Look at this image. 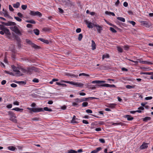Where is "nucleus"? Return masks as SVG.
Returning <instances> with one entry per match:
<instances>
[{"label":"nucleus","instance_id":"15","mask_svg":"<svg viewBox=\"0 0 153 153\" xmlns=\"http://www.w3.org/2000/svg\"><path fill=\"white\" fill-rule=\"evenodd\" d=\"M102 149L101 147H99L96 148V149L92 151L91 152V153H97L100 150Z\"/></svg>","mask_w":153,"mask_h":153},{"label":"nucleus","instance_id":"57","mask_svg":"<svg viewBox=\"0 0 153 153\" xmlns=\"http://www.w3.org/2000/svg\"><path fill=\"white\" fill-rule=\"evenodd\" d=\"M85 111L88 113H92V111L90 109H87Z\"/></svg>","mask_w":153,"mask_h":153},{"label":"nucleus","instance_id":"64","mask_svg":"<svg viewBox=\"0 0 153 153\" xmlns=\"http://www.w3.org/2000/svg\"><path fill=\"white\" fill-rule=\"evenodd\" d=\"M120 3V1L119 0H117V1L115 2V5L116 6H117Z\"/></svg>","mask_w":153,"mask_h":153},{"label":"nucleus","instance_id":"49","mask_svg":"<svg viewBox=\"0 0 153 153\" xmlns=\"http://www.w3.org/2000/svg\"><path fill=\"white\" fill-rule=\"evenodd\" d=\"M14 18L18 21L21 22L22 19L18 17L14 16Z\"/></svg>","mask_w":153,"mask_h":153},{"label":"nucleus","instance_id":"30","mask_svg":"<svg viewBox=\"0 0 153 153\" xmlns=\"http://www.w3.org/2000/svg\"><path fill=\"white\" fill-rule=\"evenodd\" d=\"M15 116H14L13 117H10V120L15 123H16L17 122V120L15 119Z\"/></svg>","mask_w":153,"mask_h":153},{"label":"nucleus","instance_id":"25","mask_svg":"<svg viewBox=\"0 0 153 153\" xmlns=\"http://www.w3.org/2000/svg\"><path fill=\"white\" fill-rule=\"evenodd\" d=\"M34 33L37 36L38 35L39 33V31L37 29H35L33 30Z\"/></svg>","mask_w":153,"mask_h":153},{"label":"nucleus","instance_id":"54","mask_svg":"<svg viewBox=\"0 0 153 153\" xmlns=\"http://www.w3.org/2000/svg\"><path fill=\"white\" fill-rule=\"evenodd\" d=\"M14 37H15V39L17 41H19V40H20V38H19V37L18 36H17L16 35H15L14 36Z\"/></svg>","mask_w":153,"mask_h":153},{"label":"nucleus","instance_id":"29","mask_svg":"<svg viewBox=\"0 0 153 153\" xmlns=\"http://www.w3.org/2000/svg\"><path fill=\"white\" fill-rule=\"evenodd\" d=\"M1 23L6 26H9L11 25V22H1Z\"/></svg>","mask_w":153,"mask_h":153},{"label":"nucleus","instance_id":"37","mask_svg":"<svg viewBox=\"0 0 153 153\" xmlns=\"http://www.w3.org/2000/svg\"><path fill=\"white\" fill-rule=\"evenodd\" d=\"M87 23L88 24L87 26L89 28H92L93 27V24L89 22L88 23L87 22Z\"/></svg>","mask_w":153,"mask_h":153},{"label":"nucleus","instance_id":"2","mask_svg":"<svg viewBox=\"0 0 153 153\" xmlns=\"http://www.w3.org/2000/svg\"><path fill=\"white\" fill-rule=\"evenodd\" d=\"M105 82H106L104 81L95 80L93 81L92 82V83L93 84H98V85H96L98 87H105V85H106V84L104 83Z\"/></svg>","mask_w":153,"mask_h":153},{"label":"nucleus","instance_id":"7","mask_svg":"<svg viewBox=\"0 0 153 153\" xmlns=\"http://www.w3.org/2000/svg\"><path fill=\"white\" fill-rule=\"evenodd\" d=\"M30 14L33 16H38L39 17H41L42 16V14L39 11L35 12L33 11H30Z\"/></svg>","mask_w":153,"mask_h":153},{"label":"nucleus","instance_id":"32","mask_svg":"<svg viewBox=\"0 0 153 153\" xmlns=\"http://www.w3.org/2000/svg\"><path fill=\"white\" fill-rule=\"evenodd\" d=\"M105 14L107 15H111L113 16H115V15L114 13L110 12H108V11H106L105 12Z\"/></svg>","mask_w":153,"mask_h":153},{"label":"nucleus","instance_id":"27","mask_svg":"<svg viewBox=\"0 0 153 153\" xmlns=\"http://www.w3.org/2000/svg\"><path fill=\"white\" fill-rule=\"evenodd\" d=\"M116 104L115 103H111L109 104L108 106V107L111 108H114L115 107Z\"/></svg>","mask_w":153,"mask_h":153},{"label":"nucleus","instance_id":"9","mask_svg":"<svg viewBox=\"0 0 153 153\" xmlns=\"http://www.w3.org/2000/svg\"><path fill=\"white\" fill-rule=\"evenodd\" d=\"M94 26L96 27L97 31L99 33H101V31L103 30L102 27L96 24H94Z\"/></svg>","mask_w":153,"mask_h":153},{"label":"nucleus","instance_id":"43","mask_svg":"<svg viewBox=\"0 0 153 153\" xmlns=\"http://www.w3.org/2000/svg\"><path fill=\"white\" fill-rule=\"evenodd\" d=\"M110 30L113 33H116L117 32V31L115 30L112 27H110Z\"/></svg>","mask_w":153,"mask_h":153},{"label":"nucleus","instance_id":"13","mask_svg":"<svg viewBox=\"0 0 153 153\" xmlns=\"http://www.w3.org/2000/svg\"><path fill=\"white\" fill-rule=\"evenodd\" d=\"M35 68L32 67L30 68H27V73H30L33 71H35Z\"/></svg>","mask_w":153,"mask_h":153},{"label":"nucleus","instance_id":"18","mask_svg":"<svg viewBox=\"0 0 153 153\" xmlns=\"http://www.w3.org/2000/svg\"><path fill=\"white\" fill-rule=\"evenodd\" d=\"M92 44H91V47H92V49L93 50H94L96 49V45L94 41L92 40L91 41Z\"/></svg>","mask_w":153,"mask_h":153},{"label":"nucleus","instance_id":"48","mask_svg":"<svg viewBox=\"0 0 153 153\" xmlns=\"http://www.w3.org/2000/svg\"><path fill=\"white\" fill-rule=\"evenodd\" d=\"M19 70L22 71L23 73H26L27 72V69H23V68H20L19 69Z\"/></svg>","mask_w":153,"mask_h":153},{"label":"nucleus","instance_id":"42","mask_svg":"<svg viewBox=\"0 0 153 153\" xmlns=\"http://www.w3.org/2000/svg\"><path fill=\"white\" fill-rule=\"evenodd\" d=\"M74 100L77 103L81 102L80 99L78 98L74 99Z\"/></svg>","mask_w":153,"mask_h":153},{"label":"nucleus","instance_id":"34","mask_svg":"<svg viewBox=\"0 0 153 153\" xmlns=\"http://www.w3.org/2000/svg\"><path fill=\"white\" fill-rule=\"evenodd\" d=\"M8 115H10V117H13L14 116V114L11 111H9L8 112Z\"/></svg>","mask_w":153,"mask_h":153},{"label":"nucleus","instance_id":"16","mask_svg":"<svg viewBox=\"0 0 153 153\" xmlns=\"http://www.w3.org/2000/svg\"><path fill=\"white\" fill-rule=\"evenodd\" d=\"M77 118H76V117L75 115L73 116L72 119L71 121V122L73 123H77L76 120H77Z\"/></svg>","mask_w":153,"mask_h":153},{"label":"nucleus","instance_id":"5","mask_svg":"<svg viewBox=\"0 0 153 153\" xmlns=\"http://www.w3.org/2000/svg\"><path fill=\"white\" fill-rule=\"evenodd\" d=\"M62 4L66 7H71L73 3L69 0H61Z\"/></svg>","mask_w":153,"mask_h":153},{"label":"nucleus","instance_id":"21","mask_svg":"<svg viewBox=\"0 0 153 153\" xmlns=\"http://www.w3.org/2000/svg\"><path fill=\"white\" fill-rule=\"evenodd\" d=\"M7 149L10 150L14 151L16 149V148L13 146H10L7 147Z\"/></svg>","mask_w":153,"mask_h":153},{"label":"nucleus","instance_id":"59","mask_svg":"<svg viewBox=\"0 0 153 153\" xmlns=\"http://www.w3.org/2000/svg\"><path fill=\"white\" fill-rule=\"evenodd\" d=\"M10 85L11 87L13 88H15L17 87V85L15 84L14 83H12Z\"/></svg>","mask_w":153,"mask_h":153},{"label":"nucleus","instance_id":"22","mask_svg":"<svg viewBox=\"0 0 153 153\" xmlns=\"http://www.w3.org/2000/svg\"><path fill=\"white\" fill-rule=\"evenodd\" d=\"M20 5L19 3L17 2L15 4H13V6L14 7L17 8L19 7Z\"/></svg>","mask_w":153,"mask_h":153},{"label":"nucleus","instance_id":"24","mask_svg":"<svg viewBox=\"0 0 153 153\" xmlns=\"http://www.w3.org/2000/svg\"><path fill=\"white\" fill-rule=\"evenodd\" d=\"M105 87H109L110 88H116V86L114 85H110L108 84H106L105 85Z\"/></svg>","mask_w":153,"mask_h":153},{"label":"nucleus","instance_id":"11","mask_svg":"<svg viewBox=\"0 0 153 153\" xmlns=\"http://www.w3.org/2000/svg\"><path fill=\"white\" fill-rule=\"evenodd\" d=\"M71 85H76L77 87H82L83 86V84L81 83L75 82H72Z\"/></svg>","mask_w":153,"mask_h":153},{"label":"nucleus","instance_id":"12","mask_svg":"<svg viewBox=\"0 0 153 153\" xmlns=\"http://www.w3.org/2000/svg\"><path fill=\"white\" fill-rule=\"evenodd\" d=\"M148 144L144 143L142 144L140 146V148L141 149H146L148 147Z\"/></svg>","mask_w":153,"mask_h":153},{"label":"nucleus","instance_id":"60","mask_svg":"<svg viewBox=\"0 0 153 153\" xmlns=\"http://www.w3.org/2000/svg\"><path fill=\"white\" fill-rule=\"evenodd\" d=\"M152 97H145V99L146 100H150L152 99Z\"/></svg>","mask_w":153,"mask_h":153},{"label":"nucleus","instance_id":"19","mask_svg":"<svg viewBox=\"0 0 153 153\" xmlns=\"http://www.w3.org/2000/svg\"><path fill=\"white\" fill-rule=\"evenodd\" d=\"M13 110H15L17 111L22 112L23 111V109L22 108H20L18 107L12 109Z\"/></svg>","mask_w":153,"mask_h":153},{"label":"nucleus","instance_id":"26","mask_svg":"<svg viewBox=\"0 0 153 153\" xmlns=\"http://www.w3.org/2000/svg\"><path fill=\"white\" fill-rule=\"evenodd\" d=\"M143 121L145 122H147L148 120H150L151 119V118L149 117H146L142 118Z\"/></svg>","mask_w":153,"mask_h":153},{"label":"nucleus","instance_id":"55","mask_svg":"<svg viewBox=\"0 0 153 153\" xmlns=\"http://www.w3.org/2000/svg\"><path fill=\"white\" fill-rule=\"evenodd\" d=\"M74 77H76V78H78V75H75L74 74H71V77L73 78Z\"/></svg>","mask_w":153,"mask_h":153},{"label":"nucleus","instance_id":"35","mask_svg":"<svg viewBox=\"0 0 153 153\" xmlns=\"http://www.w3.org/2000/svg\"><path fill=\"white\" fill-rule=\"evenodd\" d=\"M100 70H105L106 69V67L102 65H100L98 68H97Z\"/></svg>","mask_w":153,"mask_h":153},{"label":"nucleus","instance_id":"33","mask_svg":"<svg viewBox=\"0 0 153 153\" xmlns=\"http://www.w3.org/2000/svg\"><path fill=\"white\" fill-rule=\"evenodd\" d=\"M117 19L123 22H124L125 21V19L123 17H118L117 18Z\"/></svg>","mask_w":153,"mask_h":153},{"label":"nucleus","instance_id":"58","mask_svg":"<svg viewBox=\"0 0 153 153\" xmlns=\"http://www.w3.org/2000/svg\"><path fill=\"white\" fill-rule=\"evenodd\" d=\"M128 22L132 24L133 26L135 25L136 24V23L133 21H129Z\"/></svg>","mask_w":153,"mask_h":153},{"label":"nucleus","instance_id":"20","mask_svg":"<svg viewBox=\"0 0 153 153\" xmlns=\"http://www.w3.org/2000/svg\"><path fill=\"white\" fill-rule=\"evenodd\" d=\"M126 117L127 118V120L129 121H131L134 119V118L132 117L131 115H126Z\"/></svg>","mask_w":153,"mask_h":153},{"label":"nucleus","instance_id":"47","mask_svg":"<svg viewBox=\"0 0 153 153\" xmlns=\"http://www.w3.org/2000/svg\"><path fill=\"white\" fill-rule=\"evenodd\" d=\"M72 106H78L79 105L78 103L76 102H72Z\"/></svg>","mask_w":153,"mask_h":153},{"label":"nucleus","instance_id":"4","mask_svg":"<svg viewBox=\"0 0 153 153\" xmlns=\"http://www.w3.org/2000/svg\"><path fill=\"white\" fill-rule=\"evenodd\" d=\"M10 28L12 31L18 35L20 36L22 35L21 32L16 26L11 27H10Z\"/></svg>","mask_w":153,"mask_h":153},{"label":"nucleus","instance_id":"36","mask_svg":"<svg viewBox=\"0 0 153 153\" xmlns=\"http://www.w3.org/2000/svg\"><path fill=\"white\" fill-rule=\"evenodd\" d=\"M43 109V111L44 110L45 111H52L51 109L48 108L47 107H44Z\"/></svg>","mask_w":153,"mask_h":153},{"label":"nucleus","instance_id":"63","mask_svg":"<svg viewBox=\"0 0 153 153\" xmlns=\"http://www.w3.org/2000/svg\"><path fill=\"white\" fill-rule=\"evenodd\" d=\"M17 15L20 18H22L23 17L22 14L20 12L18 13Z\"/></svg>","mask_w":153,"mask_h":153},{"label":"nucleus","instance_id":"23","mask_svg":"<svg viewBox=\"0 0 153 153\" xmlns=\"http://www.w3.org/2000/svg\"><path fill=\"white\" fill-rule=\"evenodd\" d=\"M140 63H142L145 64H149V65H152L153 63L147 61H140Z\"/></svg>","mask_w":153,"mask_h":153},{"label":"nucleus","instance_id":"44","mask_svg":"<svg viewBox=\"0 0 153 153\" xmlns=\"http://www.w3.org/2000/svg\"><path fill=\"white\" fill-rule=\"evenodd\" d=\"M88 99H89L88 97V98H83L82 99H80V100L81 102H82L86 101Z\"/></svg>","mask_w":153,"mask_h":153},{"label":"nucleus","instance_id":"50","mask_svg":"<svg viewBox=\"0 0 153 153\" xmlns=\"http://www.w3.org/2000/svg\"><path fill=\"white\" fill-rule=\"evenodd\" d=\"M32 120L33 121H39V118L36 117L32 118Z\"/></svg>","mask_w":153,"mask_h":153},{"label":"nucleus","instance_id":"62","mask_svg":"<svg viewBox=\"0 0 153 153\" xmlns=\"http://www.w3.org/2000/svg\"><path fill=\"white\" fill-rule=\"evenodd\" d=\"M13 104L15 105H19V102L17 101H16L13 102Z\"/></svg>","mask_w":153,"mask_h":153},{"label":"nucleus","instance_id":"8","mask_svg":"<svg viewBox=\"0 0 153 153\" xmlns=\"http://www.w3.org/2000/svg\"><path fill=\"white\" fill-rule=\"evenodd\" d=\"M0 29L1 30L4 31V33H5L6 34L8 35H10V32L9 30L4 27L3 26L1 27H0Z\"/></svg>","mask_w":153,"mask_h":153},{"label":"nucleus","instance_id":"3","mask_svg":"<svg viewBox=\"0 0 153 153\" xmlns=\"http://www.w3.org/2000/svg\"><path fill=\"white\" fill-rule=\"evenodd\" d=\"M11 68L13 71L16 72V73L15 74H16V76H19L23 75V74H22L21 73L20 71L19 70L18 68H17L14 65H11Z\"/></svg>","mask_w":153,"mask_h":153},{"label":"nucleus","instance_id":"46","mask_svg":"<svg viewBox=\"0 0 153 153\" xmlns=\"http://www.w3.org/2000/svg\"><path fill=\"white\" fill-rule=\"evenodd\" d=\"M117 50L119 51V52L120 53H122L123 52V49L120 47H117Z\"/></svg>","mask_w":153,"mask_h":153},{"label":"nucleus","instance_id":"31","mask_svg":"<svg viewBox=\"0 0 153 153\" xmlns=\"http://www.w3.org/2000/svg\"><path fill=\"white\" fill-rule=\"evenodd\" d=\"M4 72L6 73L9 74L10 75H13V76H16V74H14V73H13L12 72L8 71H5Z\"/></svg>","mask_w":153,"mask_h":153},{"label":"nucleus","instance_id":"56","mask_svg":"<svg viewBox=\"0 0 153 153\" xmlns=\"http://www.w3.org/2000/svg\"><path fill=\"white\" fill-rule=\"evenodd\" d=\"M61 82H64L65 83H69L71 84L72 82L62 80V81H61Z\"/></svg>","mask_w":153,"mask_h":153},{"label":"nucleus","instance_id":"51","mask_svg":"<svg viewBox=\"0 0 153 153\" xmlns=\"http://www.w3.org/2000/svg\"><path fill=\"white\" fill-rule=\"evenodd\" d=\"M27 5H22L21 6L22 8L24 10H25L27 8Z\"/></svg>","mask_w":153,"mask_h":153},{"label":"nucleus","instance_id":"41","mask_svg":"<svg viewBox=\"0 0 153 153\" xmlns=\"http://www.w3.org/2000/svg\"><path fill=\"white\" fill-rule=\"evenodd\" d=\"M82 37H83V36H82V34H81V33L79 34V36H78V40L79 41H81L82 38Z\"/></svg>","mask_w":153,"mask_h":153},{"label":"nucleus","instance_id":"14","mask_svg":"<svg viewBox=\"0 0 153 153\" xmlns=\"http://www.w3.org/2000/svg\"><path fill=\"white\" fill-rule=\"evenodd\" d=\"M3 11L4 12L3 13L4 14V16L5 17H8L10 19H12V17L8 14V12L7 11L4 10V9H3Z\"/></svg>","mask_w":153,"mask_h":153},{"label":"nucleus","instance_id":"38","mask_svg":"<svg viewBox=\"0 0 153 153\" xmlns=\"http://www.w3.org/2000/svg\"><path fill=\"white\" fill-rule=\"evenodd\" d=\"M89 76V74H85L84 73H81L79 74V76Z\"/></svg>","mask_w":153,"mask_h":153},{"label":"nucleus","instance_id":"61","mask_svg":"<svg viewBox=\"0 0 153 153\" xmlns=\"http://www.w3.org/2000/svg\"><path fill=\"white\" fill-rule=\"evenodd\" d=\"M99 140L102 143H105V140L103 139H100Z\"/></svg>","mask_w":153,"mask_h":153},{"label":"nucleus","instance_id":"53","mask_svg":"<svg viewBox=\"0 0 153 153\" xmlns=\"http://www.w3.org/2000/svg\"><path fill=\"white\" fill-rule=\"evenodd\" d=\"M9 10L11 11H13L14 10V9L10 5H9Z\"/></svg>","mask_w":153,"mask_h":153},{"label":"nucleus","instance_id":"45","mask_svg":"<svg viewBox=\"0 0 153 153\" xmlns=\"http://www.w3.org/2000/svg\"><path fill=\"white\" fill-rule=\"evenodd\" d=\"M126 88H127L128 89H131L132 88H134V86H131L130 85H127L126 86Z\"/></svg>","mask_w":153,"mask_h":153},{"label":"nucleus","instance_id":"28","mask_svg":"<svg viewBox=\"0 0 153 153\" xmlns=\"http://www.w3.org/2000/svg\"><path fill=\"white\" fill-rule=\"evenodd\" d=\"M26 22L33 24H35L36 23L35 21L33 19L26 20Z\"/></svg>","mask_w":153,"mask_h":153},{"label":"nucleus","instance_id":"17","mask_svg":"<svg viewBox=\"0 0 153 153\" xmlns=\"http://www.w3.org/2000/svg\"><path fill=\"white\" fill-rule=\"evenodd\" d=\"M38 40H40L41 42H42L46 44H48L49 43V41L48 40L44 39L43 38H39L38 39Z\"/></svg>","mask_w":153,"mask_h":153},{"label":"nucleus","instance_id":"6","mask_svg":"<svg viewBox=\"0 0 153 153\" xmlns=\"http://www.w3.org/2000/svg\"><path fill=\"white\" fill-rule=\"evenodd\" d=\"M26 42L28 44L30 45L33 48L35 49H39L40 48L39 46L36 45L34 43H33L30 40L28 39H26Z\"/></svg>","mask_w":153,"mask_h":153},{"label":"nucleus","instance_id":"39","mask_svg":"<svg viewBox=\"0 0 153 153\" xmlns=\"http://www.w3.org/2000/svg\"><path fill=\"white\" fill-rule=\"evenodd\" d=\"M88 105V103L87 102H84L82 104V106L83 107H85Z\"/></svg>","mask_w":153,"mask_h":153},{"label":"nucleus","instance_id":"52","mask_svg":"<svg viewBox=\"0 0 153 153\" xmlns=\"http://www.w3.org/2000/svg\"><path fill=\"white\" fill-rule=\"evenodd\" d=\"M32 81L34 82L38 83L39 82V80L38 79L34 78L33 80Z\"/></svg>","mask_w":153,"mask_h":153},{"label":"nucleus","instance_id":"10","mask_svg":"<svg viewBox=\"0 0 153 153\" xmlns=\"http://www.w3.org/2000/svg\"><path fill=\"white\" fill-rule=\"evenodd\" d=\"M82 152V150L81 149L78 150L77 151H76L73 149H71L68 150V153H77V152Z\"/></svg>","mask_w":153,"mask_h":153},{"label":"nucleus","instance_id":"40","mask_svg":"<svg viewBox=\"0 0 153 153\" xmlns=\"http://www.w3.org/2000/svg\"><path fill=\"white\" fill-rule=\"evenodd\" d=\"M109 57V55L108 54L106 55H103L102 56V59L103 60L105 58H108Z\"/></svg>","mask_w":153,"mask_h":153},{"label":"nucleus","instance_id":"1","mask_svg":"<svg viewBox=\"0 0 153 153\" xmlns=\"http://www.w3.org/2000/svg\"><path fill=\"white\" fill-rule=\"evenodd\" d=\"M27 109L30 111L29 113H32L33 112L36 113L43 111L42 108H30L28 107L27 108Z\"/></svg>","mask_w":153,"mask_h":153}]
</instances>
